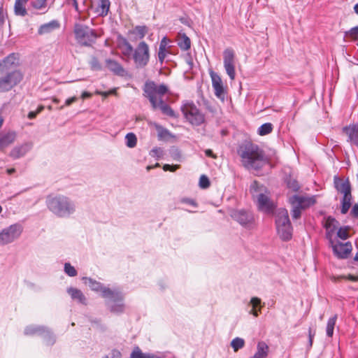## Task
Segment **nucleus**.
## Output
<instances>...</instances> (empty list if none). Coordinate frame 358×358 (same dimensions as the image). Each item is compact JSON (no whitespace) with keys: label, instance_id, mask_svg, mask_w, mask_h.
Listing matches in <instances>:
<instances>
[{"label":"nucleus","instance_id":"obj_36","mask_svg":"<svg viewBox=\"0 0 358 358\" xmlns=\"http://www.w3.org/2000/svg\"><path fill=\"white\" fill-rule=\"evenodd\" d=\"M115 303L110 306V310L115 313H122L124 310V305L122 303L123 299L122 301H114L113 299H110Z\"/></svg>","mask_w":358,"mask_h":358},{"label":"nucleus","instance_id":"obj_20","mask_svg":"<svg viewBox=\"0 0 358 358\" xmlns=\"http://www.w3.org/2000/svg\"><path fill=\"white\" fill-rule=\"evenodd\" d=\"M334 186L336 191L341 194L352 189L349 179L343 180L338 176H334Z\"/></svg>","mask_w":358,"mask_h":358},{"label":"nucleus","instance_id":"obj_61","mask_svg":"<svg viewBox=\"0 0 358 358\" xmlns=\"http://www.w3.org/2000/svg\"><path fill=\"white\" fill-rule=\"evenodd\" d=\"M77 99H78L76 96H73V97L67 99L65 101V106H70L71 103L76 102L77 101Z\"/></svg>","mask_w":358,"mask_h":358},{"label":"nucleus","instance_id":"obj_24","mask_svg":"<svg viewBox=\"0 0 358 358\" xmlns=\"http://www.w3.org/2000/svg\"><path fill=\"white\" fill-rule=\"evenodd\" d=\"M59 27L60 24L59 22L56 20H53L48 23L41 24L38 29V34L39 35L50 34L54 30L59 29Z\"/></svg>","mask_w":358,"mask_h":358},{"label":"nucleus","instance_id":"obj_47","mask_svg":"<svg viewBox=\"0 0 358 358\" xmlns=\"http://www.w3.org/2000/svg\"><path fill=\"white\" fill-rule=\"evenodd\" d=\"M349 227L345 226L340 227L337 231V236L342 240H346L349 237L348 234Z\"/></svg>","mask_w":358,"mask_h":358},{"label":"nucleus","instance_id":"obj_64","mask_svg":"<svg viewBox=\"0 0 358 358\" xmlns=\"http://www.w3.org/2000/svg\"><path fill=\"white\" fill-rule=\"evenodd\" d=\"M92 96V94L88 92H83L81 94V98L85 99L87 98H90Z\"/></svg>","mask_w":358,"mask_h":358},{"label":"nucleus","instance_id":"obj_40","mask_svg":"<svg viewBox=\"0 0 358 358\" xmlns=\"http://www.w3.org/2000/svg\"><path fill=\"white\" fill-rule=\"evenodd\" d=\"M125 141L128 148H132L136 145L137 138L134 133H128L125 136Z\"/></svg>","mask_w":358,"mask_h":358},{"label":"nucleus","instance_id":"obj_8","mask_svg":"<svg viewBox=\"0 0 358 358\" xmlns=\"http://www.w3.org/2000/svg\"><path fill=\"white\" fill-rule=\"evenodd\" d=\"M131 57L137 69L146 66L150 60V48L145 41H141L134 50Z\"/></svg>","mask_w":358,"mask_h":358},{"label":"nucleus","instance_id":"obj_29","mask_svg":"<svg viewBox=\"0 0 358 358\" xmlns=\"http://www.w3.org/2000/svg\"><path fill=\"white\" fill-rule=\"evenodd\" d=\"M67 292L71 296L72 299L77 300L79 303L82 304H86V297L81 292V290L74 287H69L67 289Z\"/></svg>","mask_w":358,"mask_h":358},{"label":"nucleus","instance_id":"obj_10","mask_svg":"<svg viewBox=\"0 0 358 358\" xmlns=\"http://www.w3.org/2000/svg\"><path fill=\"white\" fill-rule=\"evenodd\" d=\"M231 217L246 229H252L255 225V217L252 211L245 209H234L230 213Z\"/></svg>","mask_w":358,"mask_h":358},{"label":"nucleus","instance_id":"obj_38","mask_svg":"<svg viewBox=\"0 0 358 358\" xmlns=\"http://www.w3.org/2000/svg\"><path fill=\"white\" fill-rule=\"evenodd\" d=\"M130 358H153V355L143 353L140 348L137 346L131 353Z\"/></svg>","mask_w":358,"mask_h":358},{"label":"nucleus","instance_id":"obj_63","mask_svg":"<svg viewBox=\"0 0 358 358\" xmlns=\"http://www.w3.org/2000/svg\"><path fill=\"white\" fill-rule=\"evenodd\" d=\"M205 154H206V155L207 157L215 158V156L214 155L213 151L211 150H210V149L206 150H205Z\"/></svg>","mask_w":358,"mask_h":358},{"label":"nucleus","instance_id":"obj_19","mask_svg":"<svg viewBox=\"0 0 358 358\" xmlns=\"http://www.w3.org/2000/svg\"><path fill=\"white\" fill-rule=\"evenodd\" d=\"M257 201L259 209L261 210L269 213L273 208L272 202L271 201L268 196L265 194V193L258 194L257 197Z\"/></svg>","mask_w":358,"mask_h":358},{"label":"nucleus","instance_id":"obj_21","mask_svg":"<svg viewBox=\"0 0 358 358\" xmlns=\"http://www.w3.org/2000/svg\"><path fill=\"white\" fill-rule=\"evenodd\" d=\"M106 65L107 68L115 75L123 77L126 74V71L123 68V66L119 62L114 59H106Z\"/></svg>","mask_w":358,"mask_h":358},{"label":"nucleus","instance_id":"obj_43","mask_svg":"<svg viewBox=\"0 0 358 358\" xmlns=\"http://www.w3.org/2000/svg\"><path fill=\"white\" fill-rule=\"evenodd\" d=\"M345 37H348L352 41L358 40V26L354 27L345 31Z\"/></svg>","mask_w":358,"mask_h":358},{"label":"nucleus","instance_id":"obj_37","mask_svg":"<svg viewBox=\"0 0 358 358\" xmlns=\"http://www.w3.org/2000/svg\"><path fill=\"white\" fill-rule=\"evenodd\" d=\"M31 6L37 10H43L45 13L47 10V0H31Z\"/></svg>","mask_w":358,"mask_h":358},{"label":"nucleus","instance_id":"obj_9","mask_svg":"<svg viewBox=\"0 0 358 358\" xmlns=\"http://www.w3.org/2000/svg\"><path fill=\"white\" fill-rule=\"evenodd\" d=\"M185 118L193 125L199 126L205 121L204 115L193 103H187L181 108Z\"/></svg>","mask_w":358,"mask_h":358},{"label":"nucleus","instance_id":"obj_33","mask_svg":"<svg viewBox=\"0 0 358 358\" xmlns=\"http://www.w3.org/2000/svg\"><path fill=\"white\" fill-rule=\"evenodd\" d=\"M250 303L252 306V309L250 311V313L252 314L255 317H257L259 313L261 312V299L258 297H252L250 299Z\"/></svg>","mask_w":358,"mask_h":358},{"label":"nucleus","instance_id":"obj_45","mask_svg":"<svg viewBox=\"0 0 358 358\" xmlns=\"http://www.w3.org/2000/svg\"><path fill=\"white\" fill-rule=\"evenodd\" d=\"M336 228H337L336 225H334L332 229H329V227H327L325 237L328 240L329 245H331V244H334V243L333 236H334V234L335 233Z\"/></svg>","mask_w":358,"mask_h":358},{"label":"nucleus","instance_id":"obj_22","mask_svg":"<svg viewBox=\"0 0 358 358\" xmlns=\"http://www.w3.org/2000/svg\"><path fill=\"white\" fill-rule=\"evenodd\" d=\"M118 47L124 57L127 58H130L131 57L134 48L126 38L123 36H120L118 38Z\"/></svg>","mask_w":358,"mask_h":358},{"label":"nucleus","instance_id":"obj_56","mask_svg":"<svg viewBox=\"0 0 358 358\" xmlns=\"http://www.w3.org/2000/svg\"><path fill=\"white\" fill-rule=\"evenodd\" d=\"M184 58H185V61L189 66V69H192L194 66V62H193V58H192L191 53L187 52V54H185V55L184 56Z\"/></svg>","mask_w":358,"mask_h":358},{"label":"nucleus","instance_id":"obj_49","mask_svg":"<svg viewBox=\"0 0 358 358\" xmlns=\"http://www.w3.org/2000/svg\"><path fill=\"white\" fill-rule=\"evenodd\" d=\"M64 272L70 277H74L78 273L76 269L70 263L64 264Z\"/></svg>","mask_w":358,"mask_h":358},{"label":"nucleus","instance_id":"obj_52","mask_svg":"<svg viewBox=\"0 0 358 358\" xmlns=\"http://www.w3.org/2000/svg\"><path fill=\"white\" fill-rule=\"evenodd\" d=\"M315 330L313 329L311 327L308 329V348L310 349L313 346V339L315 336Z\"/></svg>","mask_w":358,"mask_h":358},{"label":"nucleus","instance_id":"obj_3","mask_svg":"<svg viewBox=\"0 0 358 358\" xmlns=\"http://www.w3.org/2000/svg\"><path fill=\"white\" fill-rule=\"evenodd\" d=\"M169 91L164 84L157 85L154 81H146L143 87V96L148 99L152 108H159L162 113L170 117H176L174 110L162 99Z\"/></svg>","mask_w":358,"mask_h":358},{"label":"nucleus","instance_id":"obj_35","mask_svg":"<svg viewBox=\"0 0 358 358\" xmlns=\"http://www.w3.org/2000/svg\"><path fill=\"white\" fill-rule=\"evenodd\" d=\"M273 129V124L270 122L262 124L259 128L257 133L260 136H265L272 132Z\"/></svg>","mask_w":358,"mask_h":358},{"label":"nucleus","instance_id":"obj_2","mask_svg":"<svg viewBox=\"0 0 358 358\" xmlns=\"http://www.w3.org/2000/svg\"><path fill=\"white\" fill-rule=\"evenodd\" d=\"M17 66L18 57L15 53L0 60V93L10 91L22 80L23 74L16 69Z\"/></svg>","mask_w":358,"mask_h":358},{"label":"nucleus","instance_id":"obj_17","mask_svg":"<svg viewBox=\"0 0 358 358\" xmlns=\"http://www.w3.org/2000/svg\"><path fill=\"white\" fill-rule=\"evenodd\" d=\"M289 201L290 203H296L302 210H306L316 203V199L315 196H304L295 194L289 198Z\"/></svg>","mask_w":358,"mask_h":358},{"label":"nucleus","instance_id":"obj_58","mask_svg":"<svg viewBox=\"0 0 358 358\" xmlns=\"http://www.w3.org/2000/svg\"><path fill=\"white\" fill-rule=\"evenodd\" d=\"M169 41L166 36L163 37L160 41L159 49H166Z\"/></svg>","mask_w":358,"mask_h":358},{"label":"nucleus","instance_id":"obj_53","mask_svg":"<svg viewBox=\"0 0 358 358\" xmlns=\"http://www.w3.org/2000/svg\"><path fill=\"white\" fill-rule=\"evenodd\" d=\"M169 52V51L166 49H159V51H158V54H157V56H158V59H159V62L162 64L164 59H165V57L166 56V55Z\"/></svg>","mask_w":358,"mask_h":358},{"label":"nucleus","instance_id":"obj_18","mask_svg":"<svg viewBox=\"0 0 358 358\" xmlns=\"http://www.w3.org/2000/svg\"><path fill=\"white\" fill-rule=\"evenodd\" d=\"M110 2L109 0H94L93 6L95 9V13L98 16H106L109 11Z\"/></svg>","mask_w":358,"mask_h":358},{"label":"nucleus","instance_id":"obj_7","mask_svg":"<svg viewBox=\"0 0 358 358\" xmlns=\"http://www.w3.org/2000/svg\"><path fill=\"white\" fill-rule=\"evenodd\" d=\"M83 280L85 284H88L92 290L101 292L103 297L113 299L114 301H122V294L119 291L103 287L101 282L91 278L85 277Z\"/></svg>","mask_w":358,"mask_h":358},{"label":"nucleus","instance_id":"obj_6","mask_svg":"<svg viewBox=\"0 0 358 358\" xmlns=\"http://www.w3.org/2000/svg\"><path fill=\"white\" fill-rule=\"evenodd\" d=\"M73 33L76 41L82 46H92L98 37L95 30L80 23L75 24Z\"/></svg>","mask_w":358,"mask_h":358},{"label":"nucleus","instance_id":"obj_13","mask_svg":"<svg viewBox=\"0 0 358 358\" xmlns=\"http://www.w3.org/2000/svg\"><path fill=\"white\" fill-rule=\"evenodd\" d=\"M25 335L38 334L43 336L47 345H52L55 341V336L51 331L43 326H29L24 329Z\"/></svg>","mask_w":358,"mask_h":358},{"label":"nucleus","instance_id":"obj_42","mask_svg":"<svg viewBox=\"0 0 358 358\" xmlns=\"http://www.w3.org/2000/svg\"><path fill=\"white\" fill-rule=\"evenodd\" d=\"M286 184L287 187L294 192H297L300 189V185L298 181L291 177L286 179Z\"/></svg>","mask_w":358,"mask_h":358},{"label":"nucleus","instance_id":"obj_4","mask_svg":"<svg viewBox=\"0 0 358 358\" xmlns=\"http://www.w3.org/2000/svg\"><path fill=\"white\" fill-rule=\"evenodd\" d=\"M45 203L48 210L59 217H68L76 211L75 203L64 195L48 196Z\"/></svg>","mask_w":358,"mask_h":358},{"label":"nucleus","instance_id":"obj_32","mask_svg":"<svg viewBox=\"0 0 358 358\" xmlns=\"http://www.w3.org/2000/svg\"><path fill=\"white\" fill-rule=\"evenodd\" d=\"M27 1L24 0H15L14 5V13L18 16H25L27 14L25 4Z\"/></svg>","mask_w":358,"mask_h":358},{"label":"nucleus","instance_id":"obj_62","mask_svg":"<svg viewBox=\"0 0 358 358\" xmlns=\"http://www.w3.org/2000/svg\"><path fill=\"white\" fill-rule=\"evenodd\" d=\"M5 22V17L3 13V8L0 7V27L2 26Z\"/></svg>","mask_w":358,"mask_h":358},{"label":"nucleus","instance_id":"obj_46","mask_svg":"<svg viewBox=\"0 0 358 358\" xmlns=\"http://www.w3.org/2000/svg\"><path fill=\"white\" fill-rule=\"evenodd\" d=\"M150 155L157 159H159L162 158L164 155V150L162 148L155 147L150 150Z\"/></svg>","mask_w":358,"mask_h":358},{"label":"nucleus","instance_id":"obj_60","mask_svg":"<svg viewBox=\"0 0 358 358\" xmlns=\"http://www.w3.org/2000/svg\"><path fill=\"white\" fill-rule=\"evenodd\" d=\"M350 214L352 217L358 218V203L354 204L351 210Z\"/></svg>","mask_w":358,"mask_h":358},{"label":"nucleus","instance_id":"obj_39","mask_svg":"<svg viewBox=\"0 0 358 358\" xmlns=\"http://www.w3.org/2000/svg\"><path fill=\"white\" fill-rule=\"evenodd\" d=\"M245 345L244 339L236 337L231 342V346L233 348L234 352L238 351L240 349L243 348Z\"/></svg>","mask_w":358,"mask_h":358},{"label":"nucleus","instance_id":"obj_12","mask_svg":"<svg viewBox=\"0 0 358 358\" xmlns=\"http://www.w3.org/2000/svg\"><path fill=\"white\" fill-rule=\"evenodd\" d=\"M223 64L229 78L232 80H234L236 77V54L231 48H227L223 51Z\"/></svg>","mask_w":358,"mask_h":358},{"label":"nucleus","instance_id":"obj_16","mask_svg":"<svg viewBox=\"0 0 358 358\" xmlns=\"http://www.w3.org/2000/svg\"><path fill=\"white\" fill-rule=\"evenodd\" d=\"M342 133L347 136V141L358 147V123L350 124L342 128Z\"/></svg>","mask_w":358,"mask_h":358},{"label":"nucleus","instance_id":"obj_5","mask_svg":"<svg viewBox=\"0 0 358 358\" xmlns=\"http://www.w3.org/2000/svg\"><path fill=\"white\" fill-rule=\"evenodd\" d=\"M275 227L277 234L283 241H289L292 238L293 227L289 220L287 209L280 208L275 214Z\"/></svg>","mask_w":358,"mask_h":358},{"label":"nucleus","instance_id":"obj_15","mask_svg":"<svg viewBox=\"0 0 358 358\" xmlns=\"http://www.w3.org/2000/svg\"><path fill=\"white\" fill-rule=\"evenodd\" d=\"M210 76L212 80V86L214 90L215 95L220 99L224 100L225 97V91L223 87L221 77L214 72L210 71Z\"/></svg>","mask_w":358,"mask_h":358},{"label":"nucleus","instance_id":"obj_25","mask_svg":"<svg viewBox=\"0 0 358 358\" xmlns=\"http://www.w3.org/2000/svg\"><path fill=\"white\" fill-rule=\"evenodd\" d=\"M176 41L181 50L187 51L191 48V40L185 33L179 32L177 36Z\"/></svg>","mask_w":358,"mask_h":358},{"label":"nucleus","instance_id":"obj_59","mask_svg":"<svg viewBox=\"0 0 358 358\" xmlns=\"http://www.w3.org/2000/svg\"><path fill=\"white\" fill-rule=\"evenodd\" d=\"M178 168H179V166H178V165L171 166V165H169V164H165V165H164V166H163V169H164L165 171H176Z\"/></svg>","mask_w":358,"mask_h":358},{"label":"nucleus","instance_id":"obj_26","mask_svg":"<svg viewBox=\"0 0 358 358\" xmlns=\"http://www.w3.org/2000/svg\"><path fill=\"white\" fill-rule=\"evenodd\" d=\"M351 191H352V189H350L349 191L342 193L343 194V196L341 201V213L343 215L346 214L348 212V210L352 205V196Z\"/></svg>","mask_w":358,"mask_h":358},{"label":"nucleus","instance_id":"obj_23","mask_svg":"<svg viewBox=\"0 0 358 358\" xmlns=\"http://www.w3.org/2000/svg\"><path fill=\"white\" fill-rule=\"evenodd\" d=\"M31 148V144L26 143L22 145L15 146L10 152V157L13 159H19L26 155Z\"/></svg>","mask_w":358,"mask_h":358},{"label":"nucleus","instance_id":"obj_1","mask_svg":"<svg viewBox=\"0 0 358 358\" xmlns=\"http://www.w3.org/2000/svg\"><path fill=\"white\" fill-rule=\"evenodd\" d=\"M238 154L243 166L255 175H263V168L269 164L264 151L257 144L245 141L239 145Z\"/></svg>","mask_w":358,"mask_h":358},{"label":"nucleus","instance_id":"obj_54","mask_svg":"<svg viewBox=\"0 0 358 358\" xmlns=\"http://www.w3.org/2000/svg\"><path fill=\"white\" fill-rule=\"evenodd\" d=\"M338 224V222L332 217H329L325 222L324 228L327 229V227H329V229H332L334 225H336Z\"/></svg>","mask_w":358,"mask_h":358},{"label":"nucleus","instance_id":"obj_30","mask_svg":"<svg viewBox=\"0 0 358 358\" xmlns=\"http://www.w3.org/2000/svg\"><path fill=\"white\" fill-rule=\"evenodd\" d=\"M15 139V134L14 132H8L5 134L0 135V149L8 147L13 143Z\"/></svg>","mask_w":358,"mask_h":358},{"label":"nucleus","instance_id":"obj_51","mask_svg":"<svg viewBox=\"0 0 358 358\" xmlns=\"http://www.w3.org/2000/svg\"><path fill=\"white\" fill-rule=\"evenodd\" d=\"M210 185V183L208 178L205 175H202L199 179V186L203 189H206L208 188Z\"/></svg>","mask_w":358,"mask_h":358},{"label":"nucleus","instance_id":"obj_28","mask_svg":"<svg viewBox=\"0 0 358 358\" xmlns=\"http://www.w3.org/2000/svg\"><path fill=\"white\" fill-rule=\"evenodd\" d=\"M250 192L253 197H257L258 194L267 193V188L257 180H254L250 186Z\"/></svg>","mask_w":358,"mask_h":358},{"label":"nucleus","instance_id":"obj_27","mask_svg":"<svg viewBox=\"0 0 358 358\" xmlns=\"http://www.w3.org/2000/svg\"><path fill=\"white\" fill-rule=\"evenodd\" d=\"M269 348L264 341H259L257 345V352L249 358H266L268 355Z\"/></svg>","mask_w":358,"mask_h":358},{"label":"nucleus","instance_id":"obj_14","mask_svg":"<svg viewBox=\"0 0 358 358\" xmlns=\"http://www.w3.org/2000/svg\"><path fill=\"white\" fill-rule=\"evenodd\" d=\"M329 246L332 248L334 255L340 259H347L352 250V245L350 241L345 243L337 241Z\"/></svg>","mask_w":358,"mask_h":358},{"label":"nucleus","instance_id":"obj_44","mask_svg":"<svg viewBox=\"0 0 358 358\" xmlns=\"http://www.w3.org/2000/svg\"><path fill=\"white\" fill-rule=\"evenodd\" d=\"M292 206V209L291 211L292 217L294 220H297L301 217V210H303L296 203H290Z\"/></svg>","mask_w":358,"mask_h":358},{"label":"nucleus","instance_id":"obj_55","mask_svg":"<svg viewBox=\"0 0 358 358\" xmlns=\"http://www.w3.org/2000/svg\"><path fill=\"white\" fill-rule=\"evenodd\" d=\"M336 278H338V279H346V280H350V281H353V282H357L358 281V276L353 275H351V274H349L347 276H345V275H341V276H339L338 278L334 277L333 278V280L336 281Z\"/></svg>","mask_w":358,"mask_h":358},{"label":"nucleus","instance_id":"obj_31","mask_svg":"<svg viewBox=\"0 0 358 358\" xmlns=\"http://www.w3.org/2000/svg\"><path fill=\"white\" fill-rule=\"evenodd\" d=\"M148 32V28L145 25H137L133 30L129 31L130 34L136 35V40L143 39L147 33Z\"/></svg>","mask_w":358,"mask_h":358},{"label":"nucleus","instance_id":"obj_50","mask_svg":"<svg viewBox=\"0 0 358 358\" xmlns=\"http://www.w3.org/2000/svg\"><path fill=\"white\" fill-rule=\"evenodd\" d=\"M90 64L91 69L93 71L101 70V65L99 63L98 59L95 57L92 58Z\"/></svg>","mask_w":358,"mask_h":358},{"label":"nucleus","instance_id":"obj_57","mask_svg":"<svg viewBox=\"0 0 358 358\" xmlns=\"http://www.w3.org/2000/svg\"><path fill=\"white\" fill-rule=\"evenodd\" d=\"M181 201H182V203L191 205L194 207H197V203L194 199H189V198H184L182 199Z\"/></svg>","mask_w":358,"mask_h":358},{"label":"nucleus","instance_id":"obj_34","mask_svg":"<svg viewBox=\"0 0 358 358\" xmlns=\"http://www.w3.org/2000/svg\"><path fill=\"white\" fill-rule=\"evenodd\" d=\"M338 318V315L335 314L334 316L330 317L327 323L326 327V334L328 337L331 338L334 335V330L336 325V322Z\"/></svg>","mask_w":358,"mask_h":358},{"label":"nucleus","instance_id":"obj_11","mask_svg":"<svg viewBox=\"0 0 358 358\" xmlns=\"http://www.w3.org/2000/svg\"><path fill=\"white\" fill-rule=\"evenodd\" d=\"M22 232L20 224H13L0 231V245H5L17 239Z\"/></svg>","mask_w":358,"mask_h":358},{"label":"nucleus","instance_id":"obj_41","mask_svg":"<svg viewBox=\"0 0 358 358\" xmlns=\"http://www.w3.org/2000/svg\"><path fill=\"white\" fill-rule=\"evenodd\" d=\"M156 129L157 131V136L159 140L167 138L171 136V133L167 129L164 128L160 125H156Z\"/></svg>","mask_w":358,"mask_h":358},{"label":"nucleus","instance_id":"obj_48","mask_svg":"<svg viewBox=\"0 0 358 358\" xmlns=\"http://www.w3.org/2000/svg\"><path fill=\"white\" fill-rule=\"evenodd\" d=\"M169 155L171 158L177 162H180L181 159V153L178 148L172 147L169 150Z\"/></svg>","mask_w":358,"mask_h":358}]
</instances>
